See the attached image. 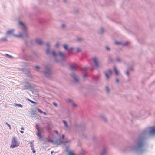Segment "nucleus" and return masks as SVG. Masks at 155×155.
I'll return each mask as SVG.
<instances>
[{
	"mask_svg": "<svg viewBox=\"0 0 155 155\" xmlns=\"http://www.w3.org/2000/svg\"><path fill=\"white\" fill-rule=\"evenodd\" d=\"M147 131L144 130L134 140L133 144L125 146L122 150L125 152L132 151L135 153H142L145 151L147 144L146 135Z\"/></svg>",
	"mask_w": 155,
	"mask_h": 155,
	"instance_id": "obj_1",
	"label": "nucleus"
},
{
	"mask_svg": "<svg viewBox=\"0 0 155 155\" xmlns=\"http://www.w3.org/2000/svg\"><path fill=\"white\" fill-rule=\"evenodd\" d=\"M11 143V144L10 146V148L11 149H13L17 147L20 144L18 142L17 139L16 137H13Z\"/></svg>",
	"mask_w": 155,
	"mask_h": 155,
	"instance_id": "obj_2",
	"label": "nucleus"
},
{
	"mask_svg": "<svg viewBox=\"0 0 155 155\" xmlns=\"http://www.w3.org/2000/svg\"><path fill=\"white\" fill-rule=\"evenodd\" d=\"M68 143V142L67 140L63 142L61 140V138H60L59 139H56L55 141L54 140L53 144L58 145L62 144H64L65 143Z\"/></svg>",
	"mask_w": 155,
	"mask_h": 155,
	"instance_id": "obj_3",
	"label": "nucleus"
},
{
	"mask_svg": "<svg viewBox=\"0 0 155 155\" xmlns=\"http://www.w3.org/2000/svg\"><path fill=\"white\" fill-rule=\"evenodd\" d=\"M107 147L104 146L100 153V155H106L107 153Z\"/></svg>",
	"mask_w": 155,
	"mask_h": 155,
	"instance_id": "obj_4",
	"label": "nucleus"
},
{
	"mask_svg": "<svg viewBox=\"0 0 155 155\" xmlns=\"http://www.w3.org/2000/svg\"><path fill=\"white\" fill-rule=\"evenodd\" d=\"M150 113L148 111L145 112L144 110H142L140 112V114L137 116L136 117L137 118L142 117V116L144 115L147 117V115H149Z\"/></svg>",
	"mask_w": 155,
	"mask_h": 155,
	"instance_id": "obj_5",
	"label": "nucleus"
},
{
	"mask_svg": "<svg viewBox=\"0 0 155 155\" xmlns=\"http://www.w3.org/2000/svg\"><path fill=\"white\" fill-rule=\"evenodd\" d=\"M36 135L39 137V140L41 141H43V144H44L46 142V141H45L44 140L45 138L42 136L41 135V134L40 133H37L36 134Z\"/></svg>",
	"mask_w": 155,
	"mask_h": 155,
	"instance_id": "obj_6",
	"label": "nucleus"
},
{
	"mask_svg": "<svg viewBox=\"0 0 155 155\" xmlns=\"http://www.w3.org/2000/svg\"><path fill=\"white\" fill-rule=\"evenodd\" d=\"M105 74L107 79H108L109 78V76H111L112 74V71L110 70L109 69L107 71L105 72Z\"/></svg>",
	"mask_w": 155,
	"mask_h": 155,
	"instance_id": "obj_7",
	"label": "nucleus"
},
{
	"mask_svg": "<svg viewBox=\"0 0 155 155\" xmlns=\"http://www.w3.org/2000/svg\"><path fill=\"white\" fill-rule=\"evenodd\" d=\"M149 134L151 135H155V127H153L150 128L149 131Z\"/></svg>",
	"mask_w": 155,
	"mask_h": 155,
	"instance_id": "obj_8",
	"label": "nucleus"
},
{
	"mask_svg": "<svg viewBox=\"0 0 155 155\" xmlns=\"http://www.w3.org/2000/svg\"><path fill=\"white\" fill-rule=\"evenodd\" d=\"M93 60L96 66L97 67H98L99 64L97 58L96 57L94 58H93Z\"/></svg>",
	"mask_w": 155,
	"mask_h": 155,
	"instance_id": "obj_9",
	"label": "nucleus"
},
{
	"mask_svg": "<svg viewBox=\"0 0 155 155\" xmlns=\"http://www.w3.org/2000/svg\"><path fill=\"white\" fill-rule=\"evenodd\" d=\"M100 117L105 122H107V119L104 115H101L100 116Z\"/></svg>",
	"mask_w": 155,
	"mask_h": 155,
	"instance_id": "obj_10",
	"label": "nucleus"
},
{
	"mask_svg": "<svg viewBox=\"0 0 155 155\" xmlns=\"http://www.w3.org/2000/svg\"><path fill=\"white\" fill-rule=\"evenodd\" d=\"M72 77L74 78L75 81L76 82H78V77L75 74H73Z\"/></svg>",
	"mask_w": 155,
	"mask_h": 155,
	"instance_id": "obj_11",
	"label": "nucleus"
},
{
	"mask_svg": "<svg viewBox=\"0 0 155 155\" xmlns=\"http://www.w3.org/2000/svg\"><path fill=\"white\" fill-rule=\"evenodd\" d=\"M62 122L64 123V126L67 128H69V127L68 124L67 122L65 120H62Z\"/></svg>",
	"mask_w": 155,
	"mask_h": 155,
	"instance_id": "obj_12",
	"label": "nucleus"
},
{
	"mask_svg": "<svg viewBox=\"0 0 155 155\" xmlns=\"http://www.w3.org/2000/svg\"><path fill=\"white\" fill-rule=\"evenodd\" d=\"M80 127L82 130H84L85 129V126L84 124H83L82 125L81 124Z\"/></svg>",
	"mask_w": 155,
	"mask_h": 155,
	"instance_id": "obj_13",
	"label": "nucleus"
},
{
	"mask_svg": "<svg viewBox=\"0 0 155 155\" xmlns=\"http://www.w3.org/2000/svg\"><path fill=\"white\" fill-rule=\"evenodd\" d=\"M36 43L40 45H41L42 43L41 40L39 39H37L35 40Z\"/></svg>",
	"mask_w": 155,
	"mask_h": 155,
	"instance_id": "obj_14",
	"label": "nucleus"
},
{
	"mask_svg": "<svg viewBox=\"0 0 155 155\" xmlns=\"http://www.w3.org/2000/svg\"><path fill=\"white\" fill-rule=\"evenodd\" d=\"M46 139L47 140V141L49 142L52 143V144H53L54 142V140H53L50 138H46Z\"/></svg>",
	"mask_w": 155,
	"mask_h": 155,
	"instance_id": "obj_15",
	"label": "nucleus"
},
{
	"mask_svg": "<svg viewBox=\"0 0 155 155\" xmlns=\"http://www.w3.org/2000/svg\"><path fill=\"white\" fill-rule=\"evenodd\" d=\"M64 48L66 50H68V51H70V50H71L73 49V48H71V49L70 50L68 48V46H67V44L64 45Z\"/></svg>",
	"mask_w": 155,
	"mask_h": 155,
	"instance_id": "obj_16",
	"label": "nucleus"
},
{
	"mask_svg": "<svg viewBox=\"0 0 155 155\" xmlns=\"http://www.w3.org/2000/svg\"><path fill=\"white\" fill-rule=\"evenodd\" d=\"M30 147L31 150H33L34 149L33 142L32 141H31L30 142Z\"/></svg>",
	"mask_w": 155,
	"mask_h": 155,
	"instance_id": "obj_17",
	"label": "nucleus"
},
{
	"mask_svg": "<svg viewBox=\"0 0 155 155\" xmlns=\"http://www.w3.org/2000/svg\"><path fill=\"white\" fill-rule=\"evenodd\" d=\"M0 41H1L6 42L7 41V39L6 38H3L0 39Z\"/></svg>",
	"mask_w": 155,
	"mask_h": 155,
	"instance_id": "obj_18",
	"label": "nucleus"
},
{
	"mask_svg": "<svg viewBox=\"0 0 155 155\" xmlns=\"http://www.w3.org/2000/svg\"><path fill=\"white\" fill-rule=\"evenodd\" d=\"M37 111L36 110H32L31 112V114L33 115H35L36 114Z\"/></svg>",
	"mask_w": 155,
	"mask_h": 155,
	"instance_id": "obj_19",
	"label": "nucleus"
},
{
	"mask_svg": "<svg viewBox=\"0 0 155 155\" xmlns=\"http://www.w3.org/2000/svg\"><path fill=\"white\" fill-rule=\"evenodd\" d=\"M65 135L64 134H62V136L61 138V140L62 139L63 140H64V141H63V142H64V141H65L66 140H67L69 142V141L68 140L65 139Z\"/></svg>",
	"mask_w": 155,
	"mask_h": 155,
	"instance_id": "obj_20",
	"label": "nucleus"
},
{
	"mask_svg": "<svg viewBox=\"0 0 155 155\" xmlns=\"http://www.w3.org/2000/svg\"><path fill=\"white\" fill-rule=\"evenodd\" d=\"M13 32V30H9L7 32V34H9V35L11 34H12Z\"/></svg>",
	"mask_w": 155,
	"mask_h": 155,
	"instance_id": "obj_21",
	"label": "nucleus"
},
{
	"mask_svg": "<svg viewBox=\"0 0 155 155\" xmlns=\"http://www.w3.org/2000/svg\"><path fill=\"white\" fill-rule=\"evenodd\" d=\"M68 111H67V116L68 117H69L70 116V111L68 109V108H67L66 109Z\"/></svg>",
	"mask_w": 155,
	"mask_h": 155,
	"instance_id": "obj_22",
	"label": "nucleus"
},
{
	"mask_svg": "<svg viewBox=\"0 0 155 155\" xmlns=\"http://www.w3.org/2000/svg\"><path fill=\"white\" fill-rule=\"evenodd\" d=\"M59 55L60 56H61V57H64V54L63 53L61 52H59Z\"/></svg>",
	"mask_w": 155,
	"mask_h": 155,
	"instance_id": "obj_23",
	"label": "nucleus"
},
{
	"mask_svg": "<svg viewBox=\"0 0 155 155\" xmlns=\"http://www.w3.org/2000/svg\"><path fill=\"white\" fill-rule=\"evenodd\" d=\"M114 70L116 74V75H118L119 74V73H118V72L117 70V69L115 67H114Z\"/></svg>",
	"mask_w": 155,
	"mask_h": 155,
	"instance_id": "obj_24",
	"label": "nucleus"
},
{
	"mask_svg": "<svg viewBox=\"0 0 155 155\" xmlns=\"http://www.w3.org/2000/svg\"><path fill=\"white\" fill-rule=\"evenodd\" d=\"M66 151L68 152V155H74V153L72 151H68L67 150Z\"/></svg>",
	"mask_w": 155,
	"mask_h": 155,
	"instance_id": "obj_25",
	"label": "nucleus"
},
{
	"mask_svg": "<svg viewBox=\"0 0 155 155\" xmlns=\"http://www.w3.org/2000/svg\"><path fill=\"white\" fill-rule=\"evenodd\" d=\"M70 68L71 69V70H75V69H76L75 67L74 66H73V65L71 66L70 67Z\"/></svg>",
	"mask_w": 155,
	"mask_h": 155,
	"instance_id": "obj_26",
	"label": "nucleus"
},
{
	"mask_svg": "<svg viewBox=\"0 0 155 155\" xmlns=\"http://www.w3.org/2000/svg\"><path fill=\"white\" fill-rule=\"evenodd\" d=\"M52 54L53 56L55 57L56 56V54L55 51H53L52 52Z\"/></svg>",
	"mask_w": 155,
	"mask_h": 155,
	"instance_id": "obj_27",
	"label": "nucleus"
},
{
	"mask_svg": "<svg viewBox=\"0 0 155 155\" xmlns=\"http://www.w3.org/2000/svg\"><path fill=\"white\" fill-rule=\"evenodd\" d=\"M19 24L23 26L24 27V28H25V25H24V24H23V23L22 22H21L20 21V22H19Z\"/></svg>",
	"mask_w": 155,
	"mask_h": 155,
	"instance_id": "obj_28",
	"label": "nucleus"
},
{
	"mask_svg": "<svg viewBox=\"0 0 155 155\" xmlns=\"http://www.w3.org/2000/svg\"><path fill=\"white\" fill-rule=\"evenodd\" d=\"M6 124L9 127L10 129H11V126L7 122H6Z\"/></svg>",
	"mask_w": 155,
	"mask_h": 155,
	"instance_id": "obj_29",
	"label": "nucleus"
},
{
	"mask_svg": "<svg viewBox=\"0 0 155 155\" xmlns=\"http://www.w3.org/2000/svg\"><path fill=\"white\" fill-rule=\"evenodd\" d=\"M37 110L39 112L41 113H43V112L40 109H37Z\"/></svg>",
	"mask_w": 155,
	"mask_h": 155,
	"instance_id": "obj_30",
	"label": "nucleus"
},
{
	"mask_svg": "<svg viewBox=\"0 0 155 155\" xmlns=\"http://www.w3.org/2000/svg\"><path fill=\"white\" fill-rule=\"evenodd\" d=\"M50 52V50L49 49H48L46 51V53L47 54H48Z\"/></svg>",
	"mask_w": 155,
	"mask_h": 155,
	"instance_id": "obj_31",
	"label": "nucleus"
},
{
	"mask_svg": "<svg viewBox=\"0 0 155 155\" xmlns=\"http://www.w3.org/2000/svg\"><path fill=\"white\" fill-rule=\"evenodd\" d=\"M37 133H40L41 134V132L40 131V130L39 129H37Z\"/></svg>",
	"mask_w": 155,
	"mask_h": 155,
	"instance_id": "obj_32",
	"label": "nucleus"
},
{
	"mask_svg": "<svg viewBox=\"0 0 155 155\" xmlns=\"http://www.w3.org/2000/svg\"><path fill=\"white\" fill-rule=\"evenodd\" d=\"M115 43L116 44H117V45L121 44V42H117V41H115Z\"/></svg>",
	"mask_w": 155,
	"mask_h": 155,
	"instance_id": "obj_33",
	"label": "nucleus"
},
{
	"mask_svg": "<svg viewBox=\"0 0 155 155\" xmlns=\"http://www.w3.org/2000/svg\"><path fill=\"white\" fill-rule=\"evenodd\" d=\"M106 89L107 92H109L110 91L109 89L107 87H106Z\"/></svg>",
	"mask_w": 155,
	"mask_h": 155,
	"instance_id": "obj_34",
	"label": "nucleus"
},
{
	"mask_svg": "<svg viewBox=\"0 0 155 155\" xmlns=\"http://www.w3.org/2000/svg\"><path fill=\"white\" fill-rule=\"evenodd\" d=\"M14 36L16 37H21V35H14Z\"/></svg>",
	"mask_w": 155,
	"mask_h": 155,
	"instance_id": "obj_35",
	"label": "nucleus"
},
{
	"mask_svg": "<svg viewBox=\"0 0 155 155\" xmlns=\"http://www.w3.org/2000/svg\"><path fill=\"white\" fill-rule=\"evenodd\" d=\"M78 41H81L82 40V39L81 38H78Z\"/></svg>",
	"mask_w": 155,
	"mask_h": 155,
	"instance_id": "obj_36",
	"label": "nucleus"
},
{
	"mask_svg": "<svg viewBox=\"0 0 155 155\" xmlns=\"http://www.w3.org/2000/svg\"><path fill=\"white\" fill-rule=\"evenodd\" d=\"M32 152L33 153H35L36 152V151L34 149L33 150H32Z\"/></svg>",
	"mask_w": 155,
	"mask_h": 155,
	"instance_id": "obj_37",
	"label": "nucleus"
},
{
	"mask_svg": "<svg viewBox=\"0 0 155 155\" xmlns=\"http://www.w3.org/2000/svg\"><path fill=\"white\" fill-rule=\"evenodd\" d=\"M93 140H95L96 139V137H95V136H94L93 137Z\"/></svg>",
	"mask_w": 155,
	"mask_h": 155,
	"instance_id": "obj_38",
	"label": "nucleus"
},
{
	"mask_svg": "<svg viewBox=\"0 0 155 155\" xmlns=\"http://www.w3.org/2000/svg\"><path fill=\"white\" fill-rule=\"evenodd\" d=\"M28 100L30 101L32 103H35V102H34L33 101L30 100V99H28Z\"/></svg>",
	"mask_w": 155,
	"mask_h": 155,
	"instance_id": "obj_39",
	"label": "nucleus"
},
{
	"mask_svg": "<svg viewBox=\"0 0 155 155\" xmlns=\"http://www.w3.org/2000/svg\"><path fill=\"white\" fill-rule=\"evenodd\" d=\"M59 45V43H56V46L57 47Z\"/></svg>",
	"mask_w": 155,
	"mask_h": 155,
	"instance_id": "obj_40",
	"label": "nucleus"
},
{
	"mask_svg": "<svg viewBox=\"0 0 155 155\" xmlns=\"http://www.w3.org/2000/svg\"><path fill=\"white\" fill-rule=\"evenodd\" d=\"M81 51V49L80 48H78L77 50V52H79Z\"/></svg>",
	"mask_w": 155,
	"mask_h": 155,
	"instance_id": "obj_41",
	"label": "nucleus"
},
{
	"mask_svg": "<svg viewBox=\"0 0 155 155\" xmlns=\"http://www.w3.org/2000/svg\"><path fill=\"white\" fill-rule=\"evenodd\" d=\"M55 133H56V134H57V135L58 134V132L57 130H56L55 131Z\"/></svg>",
	"mask_w": 155,
	"mask_h": 155,
	"instance_id": "obj_42",
	"label": "nucleus"
},
{
	"mask_svg": "<svg viewBox=\"0 0 155 155\" xmlns=\"http://www.w3.org/2000/svg\"><path fill=\"white\" fill-rule=\"evenodd\" d=\"M53 104L54 106H57V104L56 103H55L54 102L53 103Z\"/></svg>",
	"mask_w": 155,
	"mask_h": 155,
	"instance_id": "obj_43",
	"label": "nucleus"
},
{
	"mask_svg": "<svg viewBox=\"0 0 155 155\" xmlns=\"http://www.w3.org/2000/svg\"><path fill=\"white\" fill-rule=\"evenodd\" d=\"M42 113H43L45 115H46L47 114V113L45 112H43Z\"/></svg>",
	"mask_w": 155,
	"mask_h": 155,
	"instance_id": "obj_44",
	"label": "nucleus"
},
{
	"mask_svg": "<svg viewBox=\"0 0 155 155\" xmlns=\"http://www.w3.org/2000/svg\"><path fill=\"white\" fill-rule=\"evenodd\" d=\"M116 82L117 83H118L119 82V80L118 79H116Z\"/></svg>",
	"mask_w": 155,
	"mask_h": 155,
	"instance_id": "obj_45",
	"label": "nucleus"
},
{
	"mask_svg": "<svg viewBox=\"0 0 155 155\" xmlns=\"http://www.w3.org/2000/svg\"><path fill=\"white\" fill-rule=\"evenodd\" d=\"M62 27L64 28L65 26V25H64V24H63L62 25Z\"/></svg>",
	"mask_w": 155,
	"mask_h": 155,
	"instance_id": "obj_46",
	"label": "nucleus"
},
{
	"mask_svg": "<svg viewBox=\"0 0 155 155\" xmlns=\"http://www.w3.org/2000/svg\"><path fill=\"white\" fill-rule=\"evenodd\" d=\"M20 132L21 133V134H23L24 133V131H23L21 130L20 131Z\"/></svg>",
	"mask_w": 155,
	"mask_h": 155,
	"instance_id": "obj_47",
	"label": "nucleus"
},
{
	"mask_svg": "<svg viewBox=\"0 0 155 155\" xmlns=\"http://www.w3.org/2000/svg\"><path fill=\"white\" fill-rule=\"evenodd\" d=\"M126 74H127V75H129V72L128 71H127L126 72Z\"/></svg>",
	"mask_w": 155,
	"mask_h": 155,
	"instance_id": "obj_48",
	"label": "nucleus"
},
{
	"mask_svg": "<svg viewBox=\"0 0 155 155\" xmlns=\"http://www.w3.org/2000/svg\"><path fill=\"white\" fill-rule=\"evenodd\" d=\"M21 129L22 130H24V127H22L21 128Z\"/></svg>",
	"mask_w": 155,
	"mask_h": 155,
	"instance_id": "obj_49",
	"label": "nucleus"
},
{
	"mask_svg": "<svg viewBox=\"0 0 155 155\" xmlns=\"http://www.w3.org/2000/svg\"><path fill=\"white\" fill-rule=\"evenodd\" d=\"M53 153H54V151H51V155H52V154H53Z\"/></svg>",
	"mask_w": 155,
	"mask_h": 155,
	"instance_id": "obj_50",
	"label": "nucleus"
},
{
	"mask_svg": "<svg viewBox=\"0 0 155 155\" xmlns=\"http://www.w3.org/2000/svg\"><path fill=\"white\" fill-rule=\"evenodd\" d=\"M73 106L74 107H75L76 106V105L75 104L73 103Z\"/></svg>",
	"mask_w": 155,
	"mask_h": 155,
	"instance_id": "obj_51",
	"label": "nucleus"
},
{
	"mask_svg": "<svg viewBox=\"0 0 155 155\" xmlns=\"http://www.w3.org/2000/svg\"><path fill=\"white\" fill-rule=\"evenodd\" d=\"M69 102H72V100L71 99H69Z\"/></svg>",
	"mask_w": 155,
	"mask_h": 155,
	"instance_id": "obj_52",
	"label": "nucleus"
},
{
	"mask_svg": "<svg viewBox=\"0 0 155 155\" xmlns=\"http://www.w3.org/2000/svg\"><path fill=\"white\" fill-rule=\"evenodd\" d=\"M46 45H47V46H49V43H47L46 44Z\"/></svg>",
	"mask_w": 155,
	"mask_h": 155,
	"instance_id": "obj_53",
	"label": "nucleus"
},
{
	"mask_svg": "<svg viewBox=\"0 0 155 155\" xmlns=\"http://www.w3.org/2000/svg\"><path fill=\"white\" fill-rule=\"evenodd\" d=\"M106 48L108 50H109V48L108 47H106Z\"/></svg>",
	"mask_w": 155,
	"mask_h": 155,
	"instance_id": "obj_54",
	"label": "nucleus"
},
{
	"mask_svg": "<svg viewBox=\"0 0 155 155\" xmlns=\"http://www.w3.org/2000/svg\"><path fill=\"white\" fill-rule=\"evenodd\" d=\"M35 68H38H38H39V67H38V66H35Z\"/></svg>",
	"mask_w": 155,
	"mask_h": 155,
	"instance_id": "obj_55",
	"label": "nucleus"
},
{
	"mask_svg": "<svg viewBox=\"0 0 155 155\" xmlns=\"http://www.w3.org/2000/svg\"><path fill=\"white\" fill-rule=\"evenodd\" d=\"M117 61H118L119 62H120V60L118 59H117Z\"/></svg>",
	"mask_w": 155,
	"mask_h": 155,
	"instance_id": "obj_56",
	"label": "nucleus"
},
{
	"mask_svg": "<svg viewBox=\"0 0 155 155\" xmlns=\"http://www.w3.org/2000/svg\"><path fill=\"white\" fill-rule=\"evenodd\" d=\"M86 76V74H84V77H85Z\"/></svg>",
	"mask_w": 155,
	"mask_h": 155,
	"instance_id": "obj_57",
	"label": "nucleus"
},
{
	"mask_svg": "<svg viewBox=\"0 0 155 155\" xmlns=\"http://www.w3.org/2000/svg\"><path fill=\"white\" fill-rule=\"evenodd\" d=\"M6 55L8 56H9V57H11L8 54H6Z\"/></svg>",
	"mask_w": 155,
	"mask_h": 155,
	"instance_id": "obj_58",
	"label": "nucleus"
},
{
	"mask_svg": "<svg viewBox=\"0 0 155 155\" xmlns=\"http://www.w3.org/2000/svg\"><path fill=\"white\" fill-rule=\"evenodd\" d=\"M18 106H19V107H22V106L21 105H19Z\"/></svg>",
	"mask_w": 155,
	"mask_h": 155,
	"instance_id": "obj_59",
	"label": "nucleus"
},
{
	"mask_svg": "<svg viewBox=\"0 0 155 155\" xmlns=\"http://www.w3.org/2000/svg\"><path fill=\"white\" fill-rule=\"evenodd\" d=\"M131 116H132V117H134V116H133V115H131Z\"/></svg>",
	"mask_w": 155,
	"mask_h": 155,
	"instance_id": "obj_60",
	"label": "nucleus"
},
{
	"mask_svg": "<svg viewBox=\"0 0 155 155\" xmlns=\"http://www.w3.org/2000/svg\"><path fill=\"white\" fill-rule=\"evenodd\" d=\"M101 31L102 32H103V30L102 29H101Z\"/></svg>",
	"mask_w": 155,
	"mask_h": 155,
	"instance_id": "obj_61",
	"label": "nucleus"
},
{
	"mask_svg": "<svg viewBox=\"0 0 155 155\" xmlns=\"http://www.w3.org/2000/svg\"><path fill=\"white\" fill-rule=\"evenodd\" d=\"M123 45H126V44H123Z\"/></svg>",
	"mask_w": 155,
	"mask_h": 155,
	"instance_id": "obj_62",
	"label": "nucleus"
}]
</instances>
